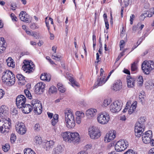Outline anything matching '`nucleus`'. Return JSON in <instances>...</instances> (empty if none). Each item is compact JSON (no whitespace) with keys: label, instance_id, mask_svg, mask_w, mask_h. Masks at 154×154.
<instances>
[{"label":"nucleus","instance_id":"obj_1","mask_svg":"<svg viewBox=\"0 0 154 154\" xmlns=\"http://www.w3.org/2000/svg\"><path fill=\"white\" fill-rule=\"evenodd\" d=\"M65 124L68 128H73L75 126V121L73 112L70 109L65 111Z\"/></svg>","mask_w":154,"mask_h":154},{"label":"nucleus","instance_id":"obj_2","mask_svg":"<svg viewBox=\"0 0 154 154\" xmlns=\"http://www.w3.org/2000/svg\"><path fill=\"white\" fill-rule=\"evenodd\" d=\"M2 77V82L7 85L11 86L15 83L14 75L12 72L9 70H7L3 72Z\"/></svg>","mask_w":154,"mask_h":154},{"label":"nucleus","instance_id":"obj_3","mask_svg":"<svg viewBox=\"0 0 154 154\" xmlns=\"http://www.w3.org/2000/svg\"><path fill=\"white\" fill-rule=\"evenodd\" d=\"M11 120L9 118L7 119H0V133L6 134L11 128Z\"/></svg>","mask_w":154,"mask_h":154},{"label":"nucleus","instance_id":"obj_4","mask_svg":"<svg viewBox=\"0 0 154 154\" xmlns=\"http://www.w3.org/2000/svg\"><path fill=\"white\" fill-rule=\"evenodd\" d=\"M110 119L109 114L105 111L101 112L97 115V121L102 125L107 124L109 121Z\"/></svg>","mask_w":154,"mask_h":154},{"label":"nucleus","instance_id":"obj_5","mask_svg":"<svg viewBox=\"0 0 154 154\" xmlns=\"http://www.w3.org/2000/svg\"><path fill=\"white\" fill-rule=\"evenodd\" d=\"M141 68L145 74H149L154 69V62L152 61H144L142 64Z\"/></svg>","mask_w":154,"mask_h":154},{"label":"nucleus","instance_id":"obj_6","mask_svg":"<svg viewBox=\"0 0 154 154\" xmlns=\"http://www.w3.org/2000/svg\"><path fill=\"white\" fill-rule=\"evenodd\" d=\"M122 105L123 103L121 100H116L111 104L109 109L112 112H117L120 111Z\"/></svg>","mask_w":154,"mask_h":154},{"label":"nucleus","instance_id":"obj_7","mask_svg":"<svg viewBox=\"0 0 154 154\" xmlns=\"http://www.w3.org/2000/svg\"><path fill=\"white\" fill-rule=\"evenodd\" d=\"M32 109H34L35 113L36 114H40L42 112V106L40 101L37 99H33L31 102Z\"/></svg>","mask_w":154,"mask_h":154},{"label":"nucleus","instance_id":"obj_8","mask_svg":"<svg viewBox=\"0 0 154 154\" xmlns=\"http://www.w3.org/2000/svg\"><path fill=\"white\" fill-rule=\"evenodd\" d=\"M88 131L90 137L92 139H97L101 135V133L99 130L97 128L94 126L89 127Z\"/></svg>","mask_w":154,"mask_h":154},{"label":"nucleus","instance_id":"obj_9","mask_svg":"<svg viewBox=\"0 0 154 154\" xmlns=\"http://www.w3.org/2000/svg\"><path fill=\"white\" fill-rule=\"evenodd\" d=\"M128 146V141L122 140L117 142L115 145V149L117 152H121L125 150Z\"/></svg>","mask_w":154,"mask_h":154},{"label":"nucleus","instance_id":"obj_10","mask_svg":"<svg viewBox=\"0 0 154 154\" xmlns=\"http://www.w3.org/2000/svg\"><path fill=\"white\" fill-rule=\"evenodd\" d=\"M23 64L22 69L26 73H30L34 70L33 68L35 66L32 61H29L25 60L23 62Z\"/></svg>","mask_w":154,"mask_h":154},{"label":"nucleus","instance_id":"obj_11","mask_svg":"<svg viewBox=\"0 0 154 154\" xmlns=\"http://www.w3.org/2000/svg\"><path fill=\"white\" fill-rule=\"evenodd\" d=\"M15 127L16 131L19 134L23 135L26 133V128L24 124L22 122H17L15 125Z\"/></svg>","mask_w":154,"mask_h":154},{"label":"nucleus","instance_id":"obj_12","mask_svg":"<svg viewBox=\"0 0 154 154\" xmlns=\"http://www.w3.org/2000/svg\"><path fill=\"white\" fill-rule=\"evenodd\" d=\"M26 101L25 97L23 95H18L16 99V103L17 107L19 108L23 107L25 105Z\"/></svg>","mask_w":154,"mask_h":154},{"label":"nucleus","instance_id":"obj_13","mask_svg":"<svg viewBox=\"0 0 154 154\" xmlns=\"http://www.w3.org/2000/svg\"><path fill=\"white\" fill-rule=\"evenodd\" d=\"M152 131L150 130L148 131L145 132L142 135V140L144 143L146 144L149 143L152 139Z\"/></svg>","mask_w":154,"mask_h":154},{"label":"nucleus","instance_id":"obj_14","mask_svg":"<svg viewBox=\"0 0 154 154\" xmlns=\"http://www.w3.org/2000/svg\"><path fill=\"white\" fill-rule=\"evenodd\" d=\"M145 126L136 123L135 126L134 131L136 136L140 137L144 131Z\"/></svg>","mask_w":154,"mask_h":154},{"label":"nucleus","instance_id":"obj_15","mask_svg":"<svg viewBox=\"0 0 154 154\" xmlns=\"http://www.w3.org/2000/svg\"><path fill=\"white\" fill-rule=\"evenodd\" d=\"M80 140V135L77 132H71L70 143H78Z\"/></svg>","mask_w":154,"mask_h":154},{"label":"nucleus","instance_id":"obj_16","mask_svg":"<svg viewBox=\"0 0 154 154\" xmlns=\"http://www.w3.org/2000/svg\"><path fill=\"white\" fill-rule=\"evenodd\" d=\"M97 112L96 109L91 108L86 111L85 115L87 119H91L96 116Z\"/></svg>","mask_w":154,"mask_h":154},{"label":"nucleus","instance_id":"obj_17","mask_svg":"<svg viewBox=\"0 0 154 154\" xmlns=\"http://www.w3.org/2000/svg\"><path fill=\"white\" fill-rule=\"evenodd\" d=\"M116 133L114 131H110L107 133L105 136L104 139L106 143H108L113 140L116 137Z\"/></svg>","mask_w":154,"mask_h":154},{"label":"nucleus","instance_id":"obj_18","mask_svg":"<svg viewBox=\"0 0 154 154\" xmlns=\"http://www.w3.org/2000/svg\"><path fill=\"white\" fill-rule=\"evenodd\" d=\"M19 17L20 20L24 22L29 23L30 22L29 16L25 11H21Z\"/></svg>","mask_w":154,"mask_h":154},{"label":"nucleus","instance_id":"obj_19","mask_svg":"<svg viewBox=\"0 0 154 154\" xmlns=\"http://www.w3.org/2000/svg\"><path fill=\"white\" fill-rule=\"evenodd\" d=\"M45 87V84L43 82H39L35 86V92L38 94H41L43 92Z\"/></svg>","mask_w":154,"mask_h":154},{"label":"nucleus","instance_id":"obj_20","mask_svg":"<svg viewBox=\"0 0 154 154\" xmlns=\"http://www.w3.org/2000/svg\"><path fill=\"white\" fill-rule=\"evenodd\" d=\"M106 76H99L97 79V81L95 82L94 86V88H97L99 86H102L106 82L105 80Z\"/></svg>","mask_w":154,"mask_h":154},{"label":"nucleus","instance_id":"obj_21","mask_svg":"<svg viewBox=\"0 0 154 154\" xmlns=\"http://www.w3.org/2000/svg\"><path fill=\"white\" fill-rule=\"evenodd\" d=\"M54 142L53 140H45L43 143L44 148L47 151H49L54 147Z\"/></svg>","mask_w":154,"mask_h":154},{"label":"nucleus","instance_id":"obj_22","mask_svg":"<svg viewBox=\"0 0 154 154\" xmlns=\"http://www.w3.org/2000/svg\"><path fill=\"white\" fill-rule=\"evenodd\" d=\"M9 109L5 105H2L0 107V116L2 118H4L7 116L9 113Z\"/></svg>","mask_w":154,"mask_h":154},{"label":"nucleus","instance_id":"obj_23","mask_svg":"<svg viewBox=\"0 0 154 154\" xmlns=\"http://www.w3.org/2000/svg\"><path fill=\"white\" fill-rule=\"evenodd\" d=\"M61 136L63 140L66 142L70 143L71 132L66 131L62 132Z\"/></svg>","mask_w":154,"mask_h":154},{"label":"nucleus","instance_id":"obj_24","mask_svg":"<svg viewBox=\"0 0 154 154\" xmlns=\"http://www.w3.org/2000/svg\"><path fill=\"white\" fill-rule=\"evenodd\" d=\"M122 83L120 80L115 82L113 84L112 89L115 91H119L122 88Z\"/></svg>","mask_w":154,"mask_h":154},{"label":"nucleus","instance_id":"obj_25","mask_svg":"<svg viewBox=\"0 0 154 154\" xmlns=\"http://www.w3.org/2000/svg\"><path fill=\"white\" fill-rule=\"evenodd\" d=\"M66 77L69 80L73 87H79V84L72 77V75L69 73H67Z\"/></svg>","mask_w":154,"mask_h":154},{"label":"nucleus","instance_id":"obj_26","mask_svg":"<svg viewBox=\"0 0 154 154\" xmlns=\"http://www.w3.org/2000/svg\"><path fill=\"white\" fill-rule=\"evenodd\" d=\"M21 108L22 112L25 114L29 113L32 109V106L28 104H25Z\"/></svg>","mask_w":154,"mask_h":154},{"label":"nucleus","instance_id":"obj_27","mask_svg":"<svg viewBox=\"0 0 154 154\" xmlns=\"http://www.w3.org/2000/svg\"><path fill=\"white\" fill-rule=\"evenodd\" d=\"M127 85L128 88H133L135 85L134 78L131 77L130 75H127Z\"/></svg>","mask_w":154,"mask_h":154},{"label":"nucleus","instance_id":"obj_28","mask_svg":"<svg viewBox=\"0 0 154 154\" xmlns=\"http://www.w3.org/2000/svg\"><path fill=\"white\" fill-rule=\"evenodd\" d=\"M112 99L109 97L103 99L102 101L101 105L103 108H106L112 103Z\"/></svg>","mask_w":154,"mask_h":154},{"label":"nucleus","instance_id":"obj_29","mask_svg":"<svg viewBox=\"0 0 154 154\" xmlns=\"http://www.w3.org/2000/svg\"><path fill=\"white\" fill-rule=\"evenodd\" d=\"M51 78V75H50L47 73H42L40 76L41 79L43 81L49 82L50 81Z\"/></svg>","mask_w":154,"mask_h":154},{"label":"nucleus","instance_id":"obj_30","mask_svg":"<svg viewBox=\"0 0 154 154\" xmlns=\"http://www.w3.org/2000/svg\"><path fill=\"white\" fill-rule=\"evenodd\" d=\"M137 102L136 101H134L131 105L130 109L128 110V113L131 115L136 110L137 107Z\"/></svg>","mask_w":154,"mask_h":154},{"label":"nucleus","instance_id":"obj_31","mask_svg":"<svg viewBox=\"0 0 154 154\" xmlns=\"http://www.w3.org/2000/svg\"><path fill=\"white\" fill-rule=\"evenodd\" d=\"M5 41L3 38H0V54L3 53L5 49Z\"/></svg>","mask_w":154,"mask_h":154},{"label":"nucleus","instance_id":"obj_32","mask_svg":"<svg viewBox=\"0 0 154 154\" xmlns=\"http://www.w3.org/2000/svg\"><path fill=\"white\" fill-rule=\"evenodd\" d=\"M17 77L19 81V84L21 85L25 84L26 81L24 76L21 74H18L17 75Z\"/></svg>","mask_w":154,"mask_h":154},{"label":"nucleus","instance_id":"obj_33","mask_svg":"<svg viewBox=\"0 0 154 154\" xmlns=\"http://www.w3.org/2000/svg\"><path fill=\"white\" fill-rule=\"evenodd\" d=\"M63 151V148L60 145H58L54 148L53 150V152L54 154H59Z\"/></svg>","mask_w":154,"mask_h":154},{"label":"nucleus","instance_id":"obj_34","mask_svg":"<svg viewBox=\"0 0 154 154\" xmlns=\"http://www.w3.org/2000/svg\"><path fill=\"white\" fill-rule=\"evenodd\" d=\"M6 61L7 64L8 66L14 67L15 66V63L13 61V60L11 57L8 58Z\"/></svg>","mask_w":154,"mask_h":154},{"label":"nucleus","instance_id":"obj_35","mask_svg":"<svg viewBox=\"0 0 154 154\" xmlns=\"http://www.w3.org/2000/svg\"><path fill=\"white\" fill-rule=\"evenodd\" d=\"M58 119V115L57 114L54 115L53 116V118L51 120V124L53 125H55L57 123Z\"/></svg>","mask_w":154,"mask_h":154},{"label":"nucleus","instance_id":"obj_36","mask_svg":"<svg viewBox=\"0 0 154 154\" xmlns=\"http://www.w3.org/2000/svg\"><path fill=\"white\" fill-rule=\"evenodd\" d=\"M138 68L137 63L134 62L132 64L131 66V72L134 73L136 72Z\"/></svg>","mask_w":154,"mask_h":154},{"label":"nucleus","instance_id":"obj_37","mask_svg":"<svg viewBox=\"0 0 154 154\" xmlns=\"http://www.w3.org/2000/svg\"><path fill=\"white\" fill-rule=\"evenodd\" d=\"M146 121V118L145 117H141L138 119V122L137 123L145 126Z\"/></svg>","mask_w":154,"mask_h":154},{"label":"nucleus","instance_id":"obj_38","mask_svg":"<svg viewBox=\"0 0 154 154\" xmlns=\"http://www.w3.org/2000/svg\"><path fill=\"white\" fill-rule=\"evenodd\" d=\"M57 87L59 91L62 93H64L66 91L65 88L62 84L58 83L57 84Z\"/></svg>","mask_w":154,"mask_h":154},{"label":"nucleus","instance_id":"obj_39","mask_svg":"<svg viewBox=\"0 0 154 154\" xmlns=\"http://www.w3.org/2000/svg\"><path fill=\"white\" fill-rule=\"evenodd\" d=\"M23 151L24 154H36L34 151L29 148L25 149Z\"/></svg>","mask_w":154,"mask_h":154},{"label":"nucleus","instance_id":"obj_40","mask_svg":"<svg viewBox=\"0 0 154 154\" xmlns=\"http://www.w3.org/2000/svg\"><path fill=\"white\" fill-rule=\"evenodd\" d=\"M34 141L37 144H40L42 143V140L40 137L36 136L34 138Z\"/></svg>","mask_w":154,"mask_h":154},{"label":"nucleus","instance_id":"obj_41","mask_svg":"<svg viewBox=\"0 0 154 154\" xmlns=\"http://www.w3.org/2000/svg\"><path fill=\"white\" fill-rule=\"evenodd\" d=\"M75 114L77 117L82 118L85 116L84 113L82 111H77L75 112Z\"/></svg>","mask_w":154,"mask_h":154},{"label":"nucleus","instance_id":"obj_42","mask_svg":"<svg viewBox=\"0 0 154 154\" xmlns=\"http://www.w3.org/2000/svg\"><path fill=\"white\" fill-rule=\"evenodd\" d=\"M143 77L141 76H139L137 79L138 85L139 86H142L143 84Z\"/></svg>","mask_w":154,"mask_h":154},{"label":"nucleus","instance_id":"obj_43","mask_svg":"<svg viewBox=\"0 0 154 154\" xmlns=\"http://www.w3.org/2000/svg\"><path fill=\"white\" fill-rule=\"evenodd\" d=\"M24 93L26 96L29 99H31L32 98V96L30 91L28 89H25L24 91Z\"/></svg>","mask_w":154,"mask_h":154},{"label":"nucleus","instance_id":"obj_44","mask_svg":"<svg viewBox=\"0 0 154 154\" xmlns=\"http://www.w3.org/2000/svg\"><path fill=\"white\" fill-rule=\"evenodd\" d=\"M99 57L98 53H97L96 54V59L95 62L96 66H97L98 64H100L101 62V59Z\"/></svg>","mask_w":154,"mask_h":154},{"label":"nucleus","instance_id":"obj_45","mask_svg":"<svg viewBox=\"0 0 154 154\" xmlns=\"http://www.w3.org/2000/svg\"><path fill=\"white\" fill-rule=\"evenodd\" d=\"M10 146L9 144L7 143L2 146V149L5 152H7L10 149Z\"/></svg>","mask_w":154,"mask_h":154},{"label":"nucleus","instance_id":"obj_46","mask_svg":"<svg viewBox=\"0 0 154 154\" xmlns=\"http://www.w3.org/2000/svg\"><path fill=\"white\" fill-rule=\"evenodd\" d=\"M41 127L39 124H36L34 126L33 129L35 132H38L40 131Z\"/></svg>","mask_w":154,"mask_h":154},{"label":"nucleus","instance_id":"obj_47","mask_svg":"<svg viewBox=\"0 0 154 154\" xmlns=\"http://www.w3.org/2000/svg\"><path fill=\"white\" fill-rule=\"evenodd\" d=\"M57 91V88L54 86H52L50 87L49 89V92L53 93H54L56 92Z\"/></svg>","mask_w":154,"mask_h":154},{"label":"nucleus","instance_id":"obj_48","mask_svg":"<svg viewBox=\"0 0 154 154\" xmlns=\"http://www.w3.org/2000/svg\"><path fill=\"white\" fill-rule=\"evenodd\" d=\"M124 154H137V153L134 150L131 149H129L125 152Z\"/></svg>","mask_w":154,"mask_h":154},{"label":"nucleus","instance_id":"obj_49","mask_svg":"<svg viewBox=\"0 0 154 154\" xmlns=\"http://www.w3.org/2000/svg\"><path fill=\"white\" fill-rule=\"evenodd\" d=\"M131 104V101H128L126 104V107L123 110L122 112L123 113L127 111L128 109L130 106V105Z\"/></svg>","mask_w":154,"mask_h":154},{"label":"nucleus","instance_id":"obj_50","mask_svg":"<svg viewBox=\"0 0 154 154\" xmlns=\"http://www.w3.org/2000/svg\"><path fill=\"white\" fill-rule=\"evenodd\" d=\"M10 139L11 142L12 143H13L15 141L16 136L14 134H11Z\"/></svg>","mask_w":154,"mask_h":154},{"label":"nucleus","instance_id":"obj_51","mask_svg":"<svg viewBox=\"0 0 154 154\" xmlns=\"http://www.w3.org/2000/svg\"><path fill=\"white\" fill-rule=\"evenodd\" d=\"M125 45V41L123 40H121L120 42V50H122L124 48Z\"/></svg>","mask_w":154,"mask_h":154},{"label":"nucleus","instance_id":"obj_52","mask_svg":"<svg viewBox=\"0 0 154 154\" xmlns=\"http://www.w3.org/2000/svg\"><path fill=\"white\" fill-rule=\"evenodd\" d=\"M52 58L53 59L56 60L57 61H60V60L61 57L60 55H53L51 56Z\"/></svg>","mask_w":154,"mask_h":154},{"label":"nucleus","instance_id":"obj_53","mask_svg":"<svg viewBox=\"0 0 154 154\" xmlns=\"http://www.w3.org/2000/svg\"><path fill=\"white\" fill-rule=\"evenodd\" d=\"M135 18V16L134 14H131L130 16V23L132 25L133 23V20H134Z\"/></svg>","mask_w":154,"mask_h":154},{"label":"nucleus","instance_id":"obj_54","mask_svg":"<svg viewBox=\"0 0 154 154\" xmlns=\"http://www.w3.org/2000/svg\"><path fill=\"white\" fill-rule=\"evenodd\" d=\"M139 29L137 24L136 25H134L132 27V31L134 32H135L137 30Z\"/></svg>","mask_w":154,"mask_h":154},{"label":"nucleus","instance_id":"obj_55","mask_svg":"<svg viewBox=\"0 0 154 154\" xmlns=\"http://www.w3.org/2000/svg\"><path fill=\"white\" fill-rule=\"evenodd\" d=\"M10 16L13 21H17L16 19H17V18L13 13L11 14Z\"/></svg>","mask_w":154,"mask_h":154},{"label":"nucleus","instance_id":"obj_56","mask_svg":"<svg viewBox=\"0 0 154 154\" xmlns=\"http://www.w3.org/2000/svg\"><path fill=\"white\" fill-rule=\"evenodd\" d=\"M92 147V146L91 144H89L86 145L85 147V149L86 150L91 149Z\"/></svg>","mask_w":154,"mask_h":154},{"label":"nucleus","instance_id":"obj_57","mask_svg":"<svg viewBox=\"0 0 154 154\" xmlns=\"http://www.w3.org/2000/svg\"><path fill=\"white\" fill-rule=\"evenodd\" d=\"M137 26L138 27V29L140 30H141L144 27V26L143 24H141L140 23H139L137 24Z\"/></svg>","mask_w":154,"mask_h":154},{"label":"nucleus","instance_id":"obj_58","mask_svg":"<svg viewBox=\"0 0 154 154\" xmlns=\"http://www.w3.org/2000/svg\"><path fill=\"white\" fill-rule=\"evenodd\" d=\"M48 18V17H46V18L45 19V22L46 26L47 27L48 29V31H49L50 30V26H49V22L47 20Z\"/></svg>","mask_w":154,"mask_h":154},{"label":"nucleus","instance_id":"obj_59","mask_svg":"<svg viewBox=\"0 0 154 154\" xmlns=\"http://www.w3.org/2000/svg\"><path fill=\"white\" fill-rule=\"evenodd\" d=\"M82 119V118L76 117V121L77 123L78 124H80L81 122Z\"/></svg>","mask_w":154,"mask_h":154},{"label":"nucleus","instance_id":"obj_60","mask_svg":"<svg viewBox=\"0 0 154 154\" xmlns=\"http://www.w3.org/2000/svg\"><path fill=\"white\" fill-rule=\"evenodd\" d=\"M146 17H147V13H146L142 14L140 16L141 19L143 20Z\"/></svg>","mask_w":154,"mask_h":154},{"label":"nucleus","instance_id":"obj_61","mask_svg":"<svg viewBox=\"0 0 154 154\" xmlns=\"http://www.w3.org/2000/svg\"><path fill=\"white\" fill-rule=\"evenodd\" d=\"M123 2L125 6L127 7L129 4V0H123Z\"/></svg>","mask_w":154,"mask_h":154},{"label":"nucleus","instance_id":"obj_62","mask_svg":"<svg viewBox=\"0 0 154 154\" xmlns=\"http://www.w3.org/2000/svg\"><path fill=\"white\" fill-rule=\"evenodd\" d=\"M4 94V91L2 89H0V99L3 97Z\"/></svg>","mask_w":154,"mask_h":154},{"label":"nucleus","instance_id":"obj_63","mask_svg":"<svg viewBox=\"0 0 154 154\" xmlns=\"http://www.w3.org/2000/svg\"><path fill=\"white\" fill-rule=\"evenodd\" d=\"M11 9L13 10H15L16 9L17 6L15 4H11Z\"/></svg>","mask_w":154,"mask_h":154},{"label":"nucleus","instance_id":"obj_64","mask_svg":"<svg viewBox=\"0 0 154 154\" xmlns=\"http://www.w3.org/2000/svg\"><path fill=\"white\" fill-rule=\"evenodd\" d=\"M148 154H154V148H152L149 150Z\"/></svg>","mask_w":154,"mask_h":154}]
</instances>
